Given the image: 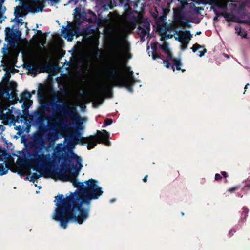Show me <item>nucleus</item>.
I'll list each match as a JSON object with an SVG mask.
<instances>
[{
	"mask_svg": "<svg viewBox=\"0 0 250 250\" xmlns=\"http://www.w3.org/2000/svg\"><path fill=\"white\" fill-rule=\"evenodd\" d=\"M26 147L29 160L37 166L38 172L51 168L54 163L62 162L60 170L54 172L55 174L60 180L72 182L77 190L66 197L60 194L55 196L54 202L57 201L55 205L57 207L53 219L59 222L60 226L64 229L70 221L82 224L89 217L91 201L98 199L103 191L101 187L97 185L98 181L92 178L84 182L86 185L78 181L76 177L83 167L81 158L72 151L61 146L54 149L51 161L49 154L41 153L45 147V140L42 134L37 132L33 134V141H29Z\"/></svg>",
	"mask_w": 250,
	"mask_h": 250,
	"instance_id": "obj_1",
	"label": "nucleus"
},
{
	"mask_svg": "<svg viewBox=\"0 0 250 250\" xmlns=\"http://www.w3.org/2000/svg\"><path fill=\"white\" fill-rule=\"evenodd\" d=\"M117 45H122L123 47V55L118 54L112 62L111 65L109 68V73L111 76V80L113 81L114 86L124 87L131 93L133 92V85L135 82L134 79L129 76H122L123 68H127L126 61L125 58L131 59L132 54L129 52L130 46L125 44L124 42L117 41L115 42Z\"/></svg>",
	"mask_w": 250,
	"mask_h": 250,
	"instance_id": "obj_2",
	"label": "nucleus"
},
{
	"mask_svg": "<svg viewBox=\"0 0 250 250\" xmlns=\"http://www.w3.org/2000/svg\"><path fill=\"white\" fill-rule=\"evenodd\" d=\"M60 103L58 100L53 102L42 103L39 110L44 115L45 112L48 111L49 106L51 105L55 108L53 109L54 113H62L65 116L71 118L76 123L79 122L80 125L82 124L83 119L77 113L76 108L74 105H69L64 102H62V104Z\"/></svg>",
	"mask_w": 250,
	"mask_h": 250,
	"instance_id": "obj_3",
	"label": "nucleus"
},
{
	"mask_svg": "<svg viewBox=\"0 0 250 250\" xmlns=\"http://www.w3.org/2000/svg\"><path fill=\"white\" fill-rule=\"evenodd\" d=\"M109 133L106 130L102 131L97 130V134L90 135L88 137H81V133L78 130H75L72 136V138H77L78 140L75 142L73 141L74 144H79L81 145H84L87 143V147L88 150L94 148L97 144H104L109 146L110 142Z\"/></svg>",
	"mask_w": 250,
	"mask_h": 250,
	"instance_id": "obj_4",
	"label": "nucleus"
},
{
	"mask_svg": "<svg viewBox=\"0 0 250 250\" xmlns=\"http://www.w3.org/2000/svg\"><path fill=\"white\" fill-rule=\"evenodd\" d=\"M174 21L177 24L183 28H191L192 25L189 24L190 21L187 17L185 12L182 8L174 9Z\"/></svg>",
	"mask_w": 250,
	"mask_h": 250,
	"instance_id": "obj_5",
	"label": "nucleus"
},
{
	"mask_svg": "<svg viewBox=\"0 0 250 250\" xmlns=\"http://www.w3.org/2000/svg\"><path fill=\"white\" fill-rule=\"evenodd\" d=\"M2 53L5 56L4 59L1 60L2 64L8 63L9 65H15L17 62V58L19 52L14 51L9 52L6 44H4L2 48Z\"/></svg>",
	"mask_w": 250,
	"mask_h": 250,
	"instance_id": "obj_6",
	"label": "nucleus"
},
{
	"mask_svg": "<svg viewBox=\"0 0 250 250\" xmlns=\"http://www.w3.org/2000/svg\"><path fill=\"white\" fill-rule=\"evenodd\" d=\"M153 51L152 52V58L153 60H155L158 58L161 59L163 60V63L166 67L167 68H172L173 70L174 71L175 69L171 66L170 62L173 61V60L175 58H173L172 54L170 52V51L166 53L167 56L165 60H163L164 56L161 55L160 53H158L157 52V46L155 45L154 46L152 47Z\"/></svg>",
	"mask_w": 250,
	"mask_h": 250,
	"instance_id": "obj_7",
	"label": "nucleus"
},
{
	"mask_svg": "<svg viewBox=\"0 0 250 250\" xmlns=\"http://www.w3.org/2000/svg\"><path fill=\"white\" fill-rule=\"evenodd\" d=\"M5 41L7 42L10 46H15L16 39L18 37L21 36V32H19L18 29H16L15 32H14L13 27L11 28L9 27H7L5 29Z\"/></svg>",
	"mask_w": 250,
	"mask_h": 250,
	"instance_id": "obj_8",
	"label": "nucleus"
},
{
	"mask_svg": "<svg viewBox=\"0 0 250 250\" xmlns=\"http://www.w3.org/2000/svg\"><path fill=\"white\" fill-rule=\"evenodd\" d=\"M53 67L48 62H46L43 67H40L39 66L31 63L26 64L24 68L30 71L31 73L36 74L38 71L39 73H47L49 70Z\"/></svg>",
	"mask_w": 250,
	"mask_h": 250,
	"instance_id": "obj_9",
	"label": "nucleus"
},
{
	"mask_svg": "<svg viewBox=\"0 0 250 250\" xmlns=\"http://www.w3.org/2000/svg\"><path fill=\"white\" fill-rule=\"evenodd\" d=\"M197 3L208 4L212 7H216L225 10L227 9V2L225 0H198Z\"/></svg>",
	"mask_w": 250,
	"mask_h": 250,
	"instance_id": "obj_10",
	"label": "nucleus"
},
{
	"mask_svg": "<svg viewBox=\"0 0 250 250\" xmlns=\"http://www.w3.org/2000/svg\"><path fill=\"white\" fill-rule=\"evenodd\" d=\"M10 91L11 88L5 89V86L3 85L1 87L0 90V94L2 96L5 95L7 99H11L12 100L10 101L9 102L11 105H14L17 102V101L19 102V100L17 96V94L13 91L10 93Z\"/></svg>",
	"mask_w": 250,
	"mask_h": 250,
	"instance_id": "obj_11",
	"label": "nucleus"
},
{
	"mask_svg": "<svg viewBox=\"0 0 250 250\" xmlns=\"http://www.w3.org/2000/svg\"><path fill=\"white\" fill-rule=\"evenodd\" d=\"M31 123H35L37 125H41L44 120V116L39 110L34 111L32 114L29 113L27 115Z\"/></svg>",
	"mask_w": 250,
	"mask_h": 250,
	"instance_id": "obj_12",
	"label": "nucleus"
},
{
	"mask_svg": "<svg viewBox=\"0 0 250 250\" xmlns=\"http://www.w3.org/2000/svg\"><path fill=\"white\" fill-rule=\"evenodd\" d=\"M176 34L178 36L176 39L181 43H183V42H189L193 37V35L191 34L189 30H179L177 31Z\"/></svg>",
	"mask_w": 250,
	"mask_h": 250,
	"instance_id": "obj_13",
	"label": "nucleus"
},
{
	"mask_svg": "<svg viewBox=\"0 0 250 250\" xmlns=\"http://www.w3.org/2000/svg\"><path fill=\"white\" fill-rule=\"evenodd\" d=\"M34 4L27 7L28 11L33 13H37L39 11L42 12L44 7V3H42L38 5L37 3L40 2V0H34Z\"/></svg>",
	"mask_w": 250,
	"mask_h": 250,
	"instance_id": "obj_14",
	"label": "nucleus"
},
{
	"mask_svg": "<svg viewBox=\"0 0 250 250\" xmlns=\"http://www.w3.org/2000/svg\"><path fill=\"white\" fill-rule=\"evenodd\" d=\"M222 15H223V17L225 18V20L227 22H234L239 23H243L242 22H241L242 20H239L237 17L231 13L225 12H224V14H223Z\"/></svg>",
	"mask_w": 250,
	"mask_h": 250,
	"instance_id": "obj_15",
	"label": "nucleus"
},
{
	"mask_svg": "<svg viewBox=\"0 0 250 250\" xmlns=\"http://www.w3.org/2000/svg\"><path fill=\"white\" fill-rule=\"evenodd\" d=\"M10 157V154L4 148L0 147V161H7Z\"/></svg>",
	"mask_w": 250,
	"mask_h": 250,
	"instance_id": "obj_16",
	"label": "nucleus"
},
{
	"mask_svg": "<svg viewBox=\"0 0 250 250\" xmlns=\"http://www.w3.org/2000/svg\"><path fill=\"white\" fill-rule=\"evenodd\" d=\"M172 62L173 66H175L176 70H181L182 72L185 71V69H182L181 68L182 65V63L180 58H176L174 59Z\"/></svg>",
	"mask_w": 250,
	"mask_h": 250,
	"instance_id": "obj_17",
	"label": "nucleus"
},
{
	"mask_svg": "<svg viewBox=\"0 0 250 250\" xmlns=\"http://www.w3.org/2000/svg\"><path fill=\"white\" fill-rule=\"evenodd\" d=\"M31 93L28 91L25 90L20 94L21 99L19 100V102H25L26 100L31 98Z\"/></svg>",
	"mask_w": 250,
	"mask_h": 250,
	"instance_id": "obj_18",
	"label": "nucleus"
},
{
	"mask_svg": "<svg viewBox=\"0 0 250 250\" xmlns=\"http://www.w3.org/2000/svg\"><path fill=\"white\" fill-rule=\"evenodd\" d=\"M10 105L4 101L0 102V112H2L3 110H8V113L12 114V111L9 108Z\"/></svg>",
	"mask_w": 250,
	"mask_h": 250,
	"instance_id": "obj_19",
	"label": "nucleus"
},
{
	"mask_svg": "<svg viewBox=\"0 0 250 250\" xmlns=\"http://www.w3.org/2000/svg\"><path fill=\"white\" fill-rule=\"evenodd\" d=\"M66 34L68 36V41H71L72 39L73 35H75L76 36H79L80 35V33L78 30H76L75 31L74 34L72 33V30L71 28H69L65 30Z\"/></svg>",
	"mask_w": 250,
	"mask_h": 250,
	"instance_id": "obj_20",
	"label": "nucleus"
},
{
	"mask_svg": "<svg viewBox=\"0 0 250 250\" xmlns=\"http://www.w3.org/2000/svg\"><path fill=\"white\" fill-rule=\"evenodd\" d=\"M32 101H28V102H24L23 104H22V108L24 109V114L25 115H27L29 114L28 109L30 108L31 105H32Z\"/></svg>",
	"mask_w": 250,
	"mask_h": 250,
	"instance_id": "obj_21",
	"label": "nucleus"
},
{
	"mask_svg": "<svg viewBox=\"0 0 250 250\" xmlns=\"http://www.w3.org/2000/svg\"><path fill=\"white\" fill-rule=\"evenodd\" d=\"M8 168H7V163H6L5 165L4 163L0 164V175L2 176L7 173Z\"/></svg>",
	"mask_w": 250,
	"mask_h": 250,
	"instance_id": "obj_22",
	"label": "nucleus"
},
{
	"mask_svg": "<svg viewBox=\"0 0 250 250\" xmlns=\"http://www.w3.org/2000/svg\"><path fill=\"white\" fill-rule=\"evenodd\" d=\"M242 209L243 211L241 213V220L242 221H244L246 219L247 217L248 216L249 209L246 207H243Z\"/></svg>",
	"mask_w": 250,
	"mask_h": 250,
	"instance_id": "obj_23",
	"label": "nucleus"
},
{
	"mask_svg": "<svg viewBox=\"0 0 250 250\" xmlns=\"http://www.w3.org/2000/svg\"><path fill=\"white\" fill-rule=\"evenodd\" d=\"M41 176V175L40 174H38L37 173H33L30 177L29 181L35 183V182H37V179H38Z\"/></svg>",
	"mask_w": 250,
	"mask_h": 250,
	"instance_id": "obj_24",
	"label": "nucleus"
},
{
	"mask_svg": "<svg viewBox=\"0 0 250 250\" xmlns=\"http://www.w3.org/2000/svg\"><path fill=\"white\" fill-rule=\"evenodd\" d=\"M153 17L159 21H162L166 20V16L165 14H163L161 16L158 17V14L153 15Z\"/></svg>",
	"mask_w": 250,
	"mask_h": 250,
	"instance_id": "obj_25",
	"label": "nucleus"
},
{
	"mask_svg": "<svg viewBox=\"0 0 250 250\" xmlns=\"http://www.w3.org/2000/svg\"><path fill=\"white\" fill-rule=\"evenodd\" d=\"M160 48L164 51L166 53H167V52L170 51L168 48V44L167 43L160 45Z\"/></svg>",
	"mask_w": 250,
	"mask_h": 250,
	"instance_id": "obj_26",
	"label": "nucleus"
},
{
	"mask_svg": "<svg viewBox=\"0 0 250 250\" xmlns=\"http://www.w3.org/2000/svg\"><path fill=\"white\" fill-rule=\"evenodd\" d=\"M250 189V178L246 182V185L243 187V190H247Z\"/></svg>",
	"mask_w": 250,
	"mask_h": 250,
	"instance_id": "obj_27",
	"label": "nucleus"
},
{
	"mask_svg": "<svg viewBox=\"0 0 250 250\" xmlns=\"http://www.w3.org/2000/svg\"><path fill=\"white\" fill-rule=\"evenodd\" d=\"M202 47V46L196 43L193 45L191 49L193 52H195L198 49L201 48Z\"/></svg>",
	"mask_w": 250,
	"mask_h": 250,
	"instance_id": "obj_28",
	"label": "nucleus"
},
{
	"mask_svg": "<svg viewBox=\"0 0 250 250\" xmlns=\"http://www.w3.org/2000/svg\"><path fill=\"white\" fill-rule=\"evenodd\" d=\"M112 16V12H110L108 14L107 17L104 18L103 19H102L101 18H99V22H100L101 21H103L104 22H107L108 21V20L107 19V18H110Z\"/></svg>",
	"mask_w": 250,
	"mask_h": 250,
	"instance_id": "obj_29",
	"label": "nucleus"
},
{
	"mask_svg": "<svg viewBox=\"0 0 250 250\" xmlns=\"http://www.w3.org/2000/svg\"><path fill=\"white\" fill-rule=\"evenodd\" d=\"M92 52L93 54L97 57L101 52V50L98 48V46H96L93 50Z\"/></svg>",
	"mask_w": 250,
	"mask_h": 250,
	"instance_id": "obj_30",
	"label": "nucleus"
},
{
	"mask_svg": "<svg viewBox=\"0 0 250 250\" xmlns=\"http://www.w3.org/2000/svg\"><path fill=\"white\" fill-rule=\"evenodd\" d=\"M215 7H211V8L213 9V12H214L215 14L216 17H220L222 16L223 17V15H222L223 14H224V12H219L217 11V10L215 8Z\"/></svg>",
	"mask_w": 250,
	"mask_h": 250,
	"instance_id": "obj_31",
	"label": "nucleus"
},
{
	"mask_svg": "<svg viewBox=\"0 0 250 250\" xmlns=\"http://www.w3.org/2000/svg\"><path fill=\"white\" fill-rule=\"evenodd\" d=\"M113 122V120L111 119L106 118L104 120V125L105 126H107L110 125Z\"/></svg>",
	"mask_w": 250,
	"mask_h": 250,
	"instance_id": "obj_32",
	"label": "nucleus"
},
{
	"mask_svg": "<svg viewBox=\"0 0 250 250\" xmlns=\"http://www.w3.org/2000/svg\"><path fill=\"white\" fill-rule=\"evenodd\" d=\"M170 175L174 178H176L179 175V172L177 170H173L171 173H170Z\"/></svg>",
	"mask_w": 250,
	"mask_h": 250,
	"instance_id": "obj_33",
	"label": "nucleus"
},
{
	"mask_svg": "<svg viewBox=\"0 0 250 250\" xmlns=\"http://www.w3.org/2000/svg\"><path fill=\"white\" fill-rule=\"evenodd\" d=\"M181 43L182 44L181 46V49L182 50H185L187 48L189 42H183V43Z\"/></svg>",
	"mask_w": 250,
	"mask_h": 250,
	"instance_id": "obj_34",
	"label": "nucleus"
},
{
	"mask_svg": "<svg viewBox=\"0 0 250 250\" xmlns=\"http://www.w3.org/2000/svg\"><path fill=\"white\" fill-rule=\"evenodd\" d=\"M204 10V8L203 7H196V6H194V12L196 14H199L200 13V11L201 10Z\"/></svg>",
	"mask_w": 250,
	"mask_h": 250,
	"instance_id": "obj_35",
	"label": "nucleus"
},
{
	"mask_svg": "<svg viewBox=\"0 0 250 250\" xmlns=\"http://www.w3.org/2000/svg\"><path fill=\"white\" fill-rule=\"evenodd\" d=\"M147 34V31L145 29H142L140 32V36L143 38L146 36Z\"/></svg>",
	"mask_w": 250,
	"mask_h": 250,
	"instance_id": "obj_36",
	"label": "nucleus"
},
{
	"mask_svg": "<svg viewBox=\"0 0 250 250\" xmlns=\"http://www.w3.org/2000/svg\"><path fill=\"white\" fill-rule=\"evenodd\" d=\"M21 11V7L20 6H17L16 8H15V16L16 17H20L21 16L20 15H19L18 13H16L17 12H20Z\"/></svg>",
	"mask_w": 250,
	"mask_h": 250,
	"instance_id": "obj_37",
	"label": "nucleus"
},
{
	"mask_svg": "<svg viewBox=\"0 0 250 250\" xmlns=\"http://www.w3.org/2000/svg\"><path fill=\"white\" fill-rule=\"evenodd\" d=\"M17 86V83L14 82L11 84L10 87H9L8 88H11V90L12 91L13 90H15Z\"/></svg>",
	"mask_w": 250,
	"mask_h": 250,
	"instance_id": "obj_38",
	"label": "nucleus"
},
{
	"mask_svg": "<svg viewBox=\"0 0 250 250\" xmlns=\"http://www.w3.org/2000/svg\"><path fill=\"white\" fill-rule=\"evenodd\" d=\"M222 176L218 173H216L215 175V179L216 181L220 180L222 179Z\"/></svg>",
	"mask_w": 250,
	"mask_h": 250,
	"instance_id": "obj_39",
	"label": "nucleus"
},
{
	"mask_svg": "<svg viewBox=\"0 0 250 250\" xmlns=\"http://www.w3.org/2000/svg\"><path fill=\"white\" fill-rule=\"evenodd\" d=\"M199 52H200L199 56L200 57H201L203 56H204L205 55V54L207 52V49H204V50L202 51H200Z\"/></svg>",
	"mask_w": 250,
	"mask_h": 250,
	"instance_id": "obj_40",
	"label": "nucleus"
},
{
	"mask_svg": "<svg viewBox=\"0 0 250 250\" xmlns=\"http://www.w3.org/2000/svg\"><path fill=\"white\" fill-rule=\"evenodd\" d=\"M5 128H5V127L4 125H0V130H1V132H0V134H2V132L3 131H4Z\"/></svg>",
	"mask_w": 250,
	"mask_h": 250,
	"instance_id": "obj_41",
	"label": "nucleus"
},
{
	"mask_svg": "<svg viewBox=\"0 0 250 250\" xmlns=\"http://www.w3.org/2000/svg\"><path fill=\"white\" fill-rule=\"evenodd\" d=\"M241 22L250 25V20H242Z\"/></svg>",
	"mask_w": 250,
	"mask_h": 250,
	"instance_id": "obj_42",
	"label": "nucleus"
},
{
	"mask_svg": "<svg viewBox=\"0 0 250 250\" xmlns=\"http://www.w3.org/2000/svg\"><path fill=\"white\" fill-rule=\"evenodd\" d=\"M237 189L236 187L231 188L228 189V191L231 192H235Z\"/></svg>",
	"mask_w": 250,
	"mask_h": 250,
	"instance_id": "obj_43",
	"label": "nucleus"
},
{
	"mask_svg": "<svg viewBox=\"0 0 250 250\" xmlns=\"http://www.w3.org/2000/svg\"><path fill=\"white\" fill-rule=\"evenodd\" d=\"M100 104H101V103L97 102H93V106H94V107L96 108V107H97L99 106V105Z\"/></svg>",
	"mask_w": 250,
	"mask_h": 250,
	"instance_id": "obj_44",
	"label": "nucleus"
},
{
	"mask_svg": "<svg viewBox=\"0 0 250 250\" xmlns=\"http://www.w3.org/2000/svg\"><path fill=\"white\" fill-rule=\"evenodd\" d=\"M221 173L223 175V176L225 178H227L228 176V173L225 171H222L221 172Z\"/></svg>",
	"mask_w": 250,
	"mask_h": 250,
	"instance_id": "obj_45",
	"label": "nucleus"
},
{
	"mask_svg": "<svg viewBox=\"0 0 250 250\" xmlns=\"http://www.w3.org/2000/svg\"><path fill=\"white\" fill-rule=\"evenodd\" d=\"M38 96L39 97H43V95L42 91L41 90L38 91Z\"/></svg>",
	"mask_w": 250,
	"mask_h": 250,
	"instance_id": "obj_46",
	"label": "nucleus"
},
{
	"mask_svg": "<svg viewBox=\"0 0 250 250\" xmlns=\"http://www.w3.org/2000/svg\"><path fill=\"white\" fill-rule=\"evenodd\" d=\"M4 78H6L5 82H6V83H9V80H7V72L5 74L3 79H4Z\"/></svg>",
	"mask_w": 250,
	"mask_h": 250,
	"instance_id": "obj_47",
	"label": "nucleus"
},
{
	"mask_svg": "<svg viewBox=\"0 0 250 250\" xmlns=\"http://www.w3.org/2000/svg\"><path fill=\"white\" fill-rule=\"evenodd\" d=\"M33 30L35 31H36L37 32V33H38L40 35H42V32L41 30H37L36 29H34Z\"/></svg>",
	"mask_w": 250,
	"mask_h": 250,
	"instance_id": "obj_48",
	"label": "nucleus"
},
{
	"mask_svg": "<svg viewBox=\"0 0 250 250\" xmlns=\"http://www.w3.org/2000/svg\"><path fill=\"white\" fill-rule=\"evenodd\" d=\"M79 0H70L69 2V3L71 2H74L75 4L77 3L78 2Z\"/></svg>",
	"mask_w": 250,
	"mask_h": 250,
	"instance_id": "obj_49",
	"label": "nucleus"
},
{
	"mask_svg": "<svg viewBox=\"0 0 250 250\" xmlns=\"http://www.w3.org/2000/svg\"><path fill=\"white\" fill-rule=\"evenodd\" d=\"M147 177H148V176H147V175H146V176H145V177L143 178V181L144 182H146L147 181Z\"/></svg>",
	"mask_w": 250,
	"mask_h": 250,
	"instance_id": "obj_50",
	"label": "nucleus"
},
{
	"mask_svg": "<svg viewBox=\"0 0 250 250\" xmlns=\"http://www.w3.org/2000/svg\"><path fill=\"white\" fill-rule=\"evenodd\" d=\"M239 29H240V30H239V31L237 32V34H238V35H239L241 36H242V34L243 33H242V31L241 30V28H240Z\"/></svg>",
	"mask_w": 250,
	"mask_h": 250,
	"instance_id": "obj_51",
	"label": "nucleus"
},
{
	"mask_svg": "<svg viewBox=\"0 0 250 250\" xmlns=\"http://www.w3.org/2000/svg\"><path fill=\"white\" fill-rule=\"evenodd\" d=\"M52 2H54L56 3H57L59 2L60 0H50Z\"/></svg>",
	"mask_w": 250,
	"mask_h": 250,
	"instance_id": "obj_52",
	"label": "nucleus"
},
{
	"mask_svg": "<svg viewBox=\"0 0 250 250\" xmlns=\"http://www.w3.org/2000/svg\"><path fill=\"white\" fill-rule=\"evenodd\" d=\"M243 38H246L247 37V33H245V34H242V36H241Z\"/></svg>",
	"mask_w": 250,
	"mask_h": 250,
	"instance_id": "obj_53",
	"label": "nucleus"
},
{
	"mask_svg": "<svg viewBox=\"0 0 250 250\" xmlns=\"http://www.w3.org/2000/svg\"><path fill=\"white\" fill-rule=\"evenodd\" d=\"M2 138L3 140L4 143L7 144V140L5 138H4L3 137H2Z\"/></svg>",
	"mask_w": 250,
	"mask_h": 250,
	"instance_id": "obj_54",
	"label": "nucleus"
},
{
	"mask_svg": "<svg viewBox=\"0 0 250 250\" xmlns=\"http://www.w3.org/2000/svg\"><path fill=\"white\" fill-rule=\"evenodd\" d=\"M218 17H216V16H215V17H214V18H213V20H214V21H218Z\"/></svg>",
	"mask_w": 250,
	"mask_h": 250,
	"instance_id": "obj_55",
	"label": "nucleus"
},
{
	"mask_svg": "<svg viewBox=\"0 0 250 250\" xmlns=\"http://www.w3.org/2000/svg\"><path fill=\"white\" fill-rule=\"evenodd\" d=\"M249 85V83H247L246 85H245V87L244 88L245 89V91H246V89H247L248 88V86Z\"/></svg>",
	"mask_w": 250,
	"mask_h": 250,
	"instance_id": "obj_56",
	"label": "nucleus"
},
{
	"mask_svg": "<svg viewBox=\"0 0 250 250\" xmlns=\"http://www.w3.org/2000/svg\"><path fill=\"white\" fill-rule=\"evenodd\" d=\"M201 34V31H197V32H196L195 35H200Z\"/></svg>",
	"mask_w": 250,
	"mask_h": 250,
	"instance_id": "obj_57",
	"label": "nucleus"
},
{
	"mask_svg": "<svg viewBox=\"0 0 250 250\" xmlns=\"http://www.w3.org/2000/svg\"><path fill=\"white\" fill-rule=\"evenodd\" d=\"M32 94H35V90H33V91L32 92Z\"/></svg>",
	"mask_w": 250,
	"mask_h": 250,
	"instance_id": "obj_58",
	"label": "nucleus"
},
{
	"mask_svg": "<svg viewBox=\"0 0 250 250\" xmlns=\"http://www.w3.org/2000/svg\"><path fill=\"white\" fill-rule=\"evenodd\" d=\"M130 74H131V76L133 75V72L132 71L130 72Z\"/></svg>",
	"mask_w": 250,
	"mask_h": 250,
	"instance_id": "obj_59",
	"label": "nucleus"
},
{
	"mask_svg": "<svg viewBox=\"0 0 250 250\" xmlns=\"http://www.w3.org/2000/svg\"><path fill=\"white\" fill-rule=\"evenodd\" d=\"M10 77V74H9V75H8V79H9V78Z\"/></svg>",
	"mask_w": 250,
	"mask_h": 250,
	"instance_id": "obj_60",
	"label": "nucleus"
},
{
	"mask_svg": "<svg viewBox=\"0 0 250 250\" xmlns=\"http://www.w3.org/2000/svg\"><path fill=\"white\" fill-rule=\"evenodd\" d=\"M242 7H243V6H241L240 7V9H242Z\"/></svg>",
	"mask_w": 250,
	"mask_h": 250,
	"instance_id": "obj_61",
	"label": "nucleus"
},
{
	"mask_svg": "<svg viewBox=\"0 0 250 250\" xmlns=\"http://www.w3.org/2000/svg\"><path fill=\"white\" fill-rule=\"evenodd\" d=\"M20 23H21V24H23L24 22H20Z\"/></svg>",
	"mask_w": 250,
	"mask_h": 250,
	"instance_id": "obj_62",
	"label": "nucleus"
},
{
	"mask_svg": "<svg viewBox=\"0 0 250 250\" xmlns=\"http://www.w3.org/2000/svg\"><path fill=\"white\" fill-rule=\"evenodd\" d=\"M29 30L28 28H27V30H26V31L28 32Z\"/></svg>",
	"mask_w": 250,
	"mask_h": 250,
	"instance_id": "obj_63",
	"label": "nucleus"
},
{
	"mask_svg": "<svg viewBox=\"0 0 250 250\" xmlns=\"http://www.w3.org/2000/svg\"><path fill=\"white\" fill-rule=\"evenodd\" d=\"M43 176H44V177H47V176H46L45 175H43Z\"/></svg>",
	"mask_w": 250,
	"mask_h": 250,
	"instance_id": "obj_64",
	"label": "nucleus"
}]
</instances>
